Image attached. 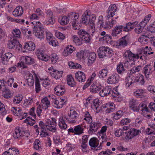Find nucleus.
<instances>
[{
	"label": "nucleus",
	"instance_id": "1",
	"mask_svg": "<svg viewBox=\"0 0 155 155\" xmlns=\"http://www.w3.org/2000/svg\"><path fill=\"white\" fill-rule=\"evenodd\" d=\"M56 120L54 118L51 119H47L45 124L42 121H40L39 123L40 127V135L42 137H46L49 135L47 131L55 132L57 130Z\"/></svg>",
	"mask_w": 155,
	"mask_h": 155
},
{
	"label": "nucleus",
	"instance_id": "2",
	"mask_svg": "<svg viewBox=\"0 0 155 155\" xmlns=\"http://www.w3.org/2000/svg\"><path fill=\"white\" fill-rule=\"evenodd\" d=\"M96 20L95 15L92 14L91 15L88 14L87 11H85L83 15L82 18L80 21L81 23L86 25L89 24H93Z\"/></svg>",
	"mask_w": 155,
	"mask_h": 155
},
{
	"label": "nucleus",
	"instance_id": "3",
	"mask_svg": "<svg viewBox=\"0 0 155 155\" xmlns=\"http://www.w3.org/2000/svg\"><path fill=\"white\" fill-rule=\"evenodd\" d=\"M64 119H66L68 123H74L77 122L78 114L75 110L71 109L68 115H64Z\"/></svg>",
	"mask_w": 155,
	"mask_h": 155
},
{
	"label": "nucleus",
	"instance_id": "4",
	"mask_svg": "<svg viewBox=\"0 0 155 155\" xmlns=\"http://www.w3.org/2000/svg\"><path fill=\"white\" fill-rule=\"evenodd\" d=\"M66 101V98L64 97L55 99L53 101V106L57 108H61L65 104Z\"/></svg>",
	"mask_w": 155,
	"mask_h": 155
},
{
	"label": "nucleus",
	"instance_id": "5",
	"mask_svg": "<svg viewBox=\"0 0 155 155\" xmlns=\"http://www.w3.org/2000/svg\"><path fill=\"white\" fill-rule=\"evenodd\" d=\"M117 8L115 4L111 5L108 7L107 11L106 18L107 20H109L110 18H112L115 15Z\"/></svg>",
	"mask_w": 155,
	"mask_h": 155
},
{
	"label": "nucleus",
	"instance_id": "6",
	"mask_svg": "<svg viewBox=\"0 0 155 155\" xmlns=\"http://www.w3.org/2000/svg\"><path fill=\"white\" fill-rule=\"evenodd\" d=\"M140 133H141L140 130H137L134 128H131L128 131L125 132V139L127 140L131 139L134 136L138 135Z\"/></svg>",
	"mask_w": 155,
	"mask_h": 155
},
{
	"label": "nucleus",
	"instance_id": "7",
	"mask_svg": "<svg viewBox=\"0 0 155 155\" xmlns=\"http://www.w3.org/2000/svg\"><path fill=\"white\" fill-rule=\"evenodd\" d=\"M123 56L126 59H129L130 61H132L134 62L139 58V56L138 54H134L129 50L126 51Z\"/></svg>",
	"mask_w": 155,
	"mask_h": 155
},
{
	"label": "nucleus",
	"instance_id": "8",
	"mask_svg": "<svg viewBox=\"0 0 155 155\" xmlns=\"http://www.w3.org/2000/svg\"><path fill=\"white\" fill-rule=\"evenodd\" d=\"M33 33L38 38L41 40L44 38V31L42 28L39 25L34 26L33 28Z\"/></svg>",
	"mask_w": 155,
	"mask_h": 155
},
{
	"label": "nucleus",
	"instance_id": "9",
	"mask_svg": "<svg viewBox=\"0 0 155 155\" xmlns=\"http://www.w3.org/2000/svg\"><path fill=\"white\" fill-rule=\"evenodd\" d=\"M47 41L50 45L56 46L58 45V42L52 35L49 32H46Z\"/></svg>",
	"mask_w": 155,
	"mask_h": 155
},
{
	"label": "nucleus",
	"instance_id": "10",
	"mask_svg": "<svg viewBox=\"0 0 155 155\" xmlns=\"http://www.w3.org/2000/svg\"><path fill=\"white\" fill-rule=\"evenodd\" d=\"M23 60L21 61V63L18 64V66L21 67L22 65L24 66L25 64L28 65L33 64L35 63V60L29 56L23 57Z\"/></svg>",
	"mask_w": 155,
	"mask_h": 155
},
{
	"label": "nucleus",
	"instance_id": "11",
	"mask_svg": "<svg viewBox=\"0 0 155 155\" xmlns=\"http://www.w3.org/2000/svg\"><path fill=\"white\" fill-rule=\"evenodd\" d=\"M101 125V124L99 122H96L91 123L90 126L89 133L91 134H93L97 130Z\"/></svg>",
	"mask_w": 155,
	"mask_h": 155
},
{
	"label": "nucleus",
	"instance_id": "12",
	"mask_svg": "<svg viewBox=\"0 0 155 155\" xmlns=\"http://www.w3.org/2000/svg\"><path fill=\"white\" fill-rule=\"evenodd\" d=\"M12 111L15 115L19 116H21L22 117L21 119L25 118L27 116V113H24L22 111V110L19 107H12Z\"/></svg>",
	"mask_w": 155,
	"mask_h": 155
},
{
	"label": "nucleus",
	"instance_id": "13",
	"mask_svg": "<svg viewBox=\"0 0 155 155\" xmlns=\"http://www.w3.org/2000/svg\"><path fill=\"white\" fill-rule=\"evenodd\" d=\"M75 77L76 80L81 83L85 82L86 79L85 74L81 71L76 72L75 74Z\"/></svg>",
	"mask_w": 155,
	"mask_h": 155
},
{
	"label": "nucleus",
	"instance_id": "14",
	"mask_svg": "<svg viewBox=\"0 0 155 155\" xmlns=\"http://www.w3.org/2000/svg\"><path fill=\"white\" fill-rule=\"evenodd\" d=\"M35 43L32 41H29L25 43L24 48L25 49L23 52H27L33 51L35 49Z\"/></svg>",
	"mask_w": 155,
	"mask_h": 155
},
{
	"label": "nucleus",
	"instance_id": "15",
	"mask_svg": "<svg viewBox=\"0 0 155 155\" xmlns=\"http://www.w3.org/2000/svg\"><path fill=\"white\" fill-rule=\"evenodd\" d=\"M91 106L93 109L97 113H98L102 109V106L101 105V104L99 102V100L98 99H95L94 100Z\"/></svg>",
	"mask_w": 155,
	"mask_h": 155
},
{
	"label": "nucleus",
	"instance_id": "16",
	"mask_svg": "<svg viewBox=\"0 0 155 155\" xmlns=\"http://www.w3.org/2000/svg\"><path fill=\"white\" fill-rule=\"evenodd\" d=\"M129 107L130 109L134 111H138L139 103L138 101L134 99H132L129 101Z\"/></svg>",
	"mask_w": 155,
	"mask_h": 155
},
{
	"label": "nucleus",
	"instance_id": "17",
	"mask_svg": "<svg viewBox=\"0 0 155 155\" xmlns=\"http://www.w3.org/2000/svg\"><path fill=\"white\" fill-rule=\"evenodd\" d=\"M87 65L88 66H91L94 62L96 58V55L94 52H91L88 55H87Z\"/></svg>",
	"mask_w": 155,
	"mask_h": 155
},
{
	"label": "nucleus",
	"instance_id": "18",
	"mask_svg": "<svg viewBox=\"0 0 155 155\" xmlns=\"http://www.w3.org/2000/svg\"><path fill=\"white\" fill-rule=\"evenodd\" d=\"M123 26L122 25H116L112 30L111 34L113 37H116L122 31Z\"/></svg>",
	"mask_w": 155,
	"mask_h": 155
},
{
	"label": "nucleus",
	"instance_id": "19",
	"mask_svg": "<svg viewBox=\"0 0 155 155\" xmlns=\"http://www.w3.org/2000/svg\"><path fill=\"white\" fill-rule=\"evenodd\" d=\"M107 47L101 46L99 47L97 50L98 55L99 58H103L106 57L107 54Z\"/></svg>",
	"mask_w": 155,
	"mask_h": 155
},
{
	"label": "nucleus",
	"instance_id": "20",
	"mask_svg": "<svg viewBox=\"0 0 155 155\" xmlns=\"http://www.w3.org/2000/svg\"><path fill=\"white\" fill-rule=\"evenodd\" d=\"M111 91V87L110 86H107L100 91L99 94L102 97L107 96L110 93Z\"/></svg>",
	"mask_w": 155,
	"mask_h": 155
},
{
	"label": "nucleus",
	"instance_id": "21",
	"mask_svg": "<svg viewBox=\"0 0 155 155\" xmlns=\"http://www.w3.org/2000/svg\"><path fill=\"white\" fill-rule=\"evenodd\" d=\"M35 53L38 59L40 60L47 61L49 59V56L42 53L39 49L37 50Z\"/></svg>",
	"mask_w": 155,
	"mask_h": 155
},
{
	"label": "nucleus",
	"instance_id": "22",
	"mask_svg": "<svg viewBox=\"0 0 155 155\" xmlns=\"http://www.w3.org/2000/svg\"><path fill=\"white\" fill-rule=\"evenodd\" d=\"M137 76H133L131 77L130 76H128L127 77L125 80L126 86L127 87H129L132 84L136 82L137 81Z\"/></svg>",
	"mask_w": 155,
	"mask_h": 155
},
{
	"label": "nucleus",
	"instance_id": "23",
	"mask_svg": "<svg viewBox=\"0 0 155 155\" xmlns=\"http://www.w3.org/2000/svg\"><path fill=\"white\" fill-rule=\"evenodd\" d=\"M55 94L60 96L63 95L65 92V89L63 86L58 85L54 88Z\"/></svg>",
	"mask_w": 155,
	"mask_h": 155
},
{
	"label": "nucleus",
	"instance_id": "24",
	"mask_svg": "<svg viewBox=\"0 0 155 155\" xmlns=\"http://www.w3.org/2000/svg\"><path fill=\"white\" fill-rule=\"evenodd\" d=\"M152 68V67L150 64H148L145 66L143 72L146 78H148L150 74L152 73V71L151 70Z\"/></svg>",
	"mask_w": 155,
	"mask_h": 155
},
{
	"label": "nucleus",
	"instance_id": "25",
	"mask_svg": "<svg viewBox=\"0 0 155 155\" xmlns=\"http://www.w3.org/2000/svg\"><path fill=\"white\" fill-rule=\"evenodd\" d=\"M41 102L42 103L41 106H42V108L45 110L51 107L50 102L47 97H44L41 100Z\"/></svg>",
	"mask_w": 155,
	"mask_h": 155
},
{
	"label": "nucleus",
	"instance_id": "26",
	"mask_svg": "<svg viewBox=\"0 0 155 155\" xmlns=\"http://www.w3.org/2000/svg\"><path fill=\"white\" fill-rule=\"evenodd\" d=\"M119 80V76L118 75H112L109 77L107 80L109 84H115L117 83Z\"/></svg>",
	"mask_w": 155,
	"mask_h": 155
},
{
	"label": "nucleus",
	"instance_id": "27",
	"mask_svg": "<svg viewBox=\"0 0 155 155\" xmlns=\"http://www.w3.org/2000/svg\"><path fill=\"white\" fill-rule=\"evenodd\" d=\"M23 8L21 6L17 7L12 12L13 15L15 17H19L23 14Z\"/></svg>",
	"mask_w": 155,
	"mask_h": 155
},
{
	"label": "nucleus",
	"instance_id": "28",
	"mask_svg": "<svg viewBox=\"0 0 155 155\" xmlns=\"http://www.w3.org/2000/svg\"><path fill=\"white\" fill-rule=\"evenodd\" d=\"M24 132H22L19 127H16L14 133L13 134V135L14 138L15 139H18L21 138Z\"/></svg>",
	"mask_w": 155,
	"mask_h": 155
},
{
	"label": "nucleus",
	"instance_id": "29",
	"mask_svg": "<svg viewBox=\"0 0 155 155\" xmlns=\"http://www.w3.org/2000/svg\"><path fill=\"white\" fill-rule=\"evenodd\" d=\"M13 56L12 54L10 52L6 53L4 54L2 58V63L6 64L10 58Z\"/></svg>",
	"mask_w": 155,
	"mask_h": 155
},
{
	"label": "nucleus",
	"instance_id": "30",
	"mask_svg": "<svg viewBox=\"0 0 155 155\" xmlns=\"http://www.w3.org/2000/svg\"><path fill=\"white\" fill-rule=\"evenodd\" d=\"M33 74L35 80V91L38 93L41 91L39 81L37 74L35 73H34Z\"/></svg>",
	"mask_w": 155,
	"mask_h": 155
},
{
	"label": "nucleus",
	"instance_id": "31",
	"mask_svg": "<svg viewBox=\"0 0 155 155\" xmlns=\"http://www.w3.org/2000/svg\"><path fill=\"white\" fill-rule=\"evenodd\" d=\"M8 45V48L11 49L13 48L15 46H17L18 45H20L21 46L16 39H13L12 41H9Z\"/></svg>",
	"mask_w": 155,
	"mask_h": 155
},
{
	"label": "nucleus",
	"instance_id": "32",
	"mask_svg": "<svg viewBox=\"0 0 155 155\" xmlns=\"http://www.w3.org/2000/svg\"><path fill=\"white\" fill-rule=\"evenodd\" d=\"M67 83L70 86L74 87L76 85V83L75 81L72 76L69 75L67 76Z\"/></svg>",
	"mask_w": 155,
	"mask_h": 155
},
{
	"label": "nucleus",
	"instance_id": "33",
	"mask_svg": "<svg viewBox=\"0 0 155 155\" xmlns=\"http://www.w3.org/2000/svg\"><path fill=\"white\" fill-rule=\"evenodd\" d=\"M53 72L51 74V76L56 79H59L62 76L63 71L53 69Z\"/></svg>",
	"mask_w": 155,
	"mask_h": 155
},
{
	"label": "nucleus",
	"instance_id": "34",
	"mask_svg": "<svg viewBox=\"0 0 155 155\" xmlns=\"http://www.w3.org/2000/svg\"><path fill=\"white\" fill-rule=\"evenodd\" d=\"M68 16L69 18V20L72 21V23H74L78 18L79 15L78 13L72 12L69 13Z\"/></svg>",
	"mask_w": 155,
	"mask_h": 155
},
{
	"label": "nucleus",
	"instance_id": "35",
	"mask_svg": "<svg viewBox=\"0 0 155 155\" xmlns=\"http://www.w3.org/2000/svg\"><path fill=\"white\" fill-rule=\"evenodd\" d=\"M99 143L98 140L95 137L91 138L89 141V145L94 149L97 147Z\"/></svg>",
	"mask_w": 155,
	"mask_h": 155
},
{
	"label": "nucleus",
	"instance_id": "36",
	"mask_svg": "<svg viewBox=\"0 0 155 155\" xmlns=\"http://www.w3.org/2000/svg\"><path fill=\"white\" fill-rule=\"evenodd\" d=\"M151 17V14H149L148 15L145 17L143 20L139 24L144 28V27L146 26L149 22Z\"/></svg>",
	"mask_w": 155,
	"mask_h": 155
},
{
	"label": "nucleus",
	"instance_id": "37",
	"mask_svg": "<svg viewBox=\"0 0 155 155\" xmlns=\"http://www.w3.org/2000/svg\"><path fill=\"white\" fill-rule=\"evenodd\" d=\"M138 111L140 110L142 114L143 113L149 112L147 107L145 103L142 102L138 105Z\"/></svg>",
	"mask_w": 155,
	"mask_h": 155
},
{
	"label": "nucleus",
	"instance_id": "38",
	"mask_svg": "<svg viewBox=\"0 0 155 155\" xmlns=\"http://www.w3.org/2000/svg\"><path fill=\"white\" fill-rule=\"evenodd\" d=\"M58 123V126L61 129L65 130L67 128V125L63 117H60Z\"/></svg>",
	"mask_w": 155,
	"mask_h": 155
},
{
	"label": "nucleus",
	"instance_id": "39",
	"mask_svg": "<svg viewBox=\"0 0 155 155\" xmlns=\"http://www.w3.org/2000/svg\"><path fill=\"white\" fill-rule=\"evenodd\" d=\"M101 86H97L93 84L90 86V91L91 92L93 93H95L98 92L101 90Z\"/></svg>",
	"mask_w": 155,
	"mask_h": 155
},
{
	"label": "nucleus",
	"instance_id": "40",
	"mask_svg": "<svg viewBox=\"0 0 155 155\" xmlns=\"http://www.w3.org/2000/svg\"><path fill=\"white\" fill-rule=\"evenodd\" d=\"M75 50V48L72 45H70L67 46L64 49V54L65 55H68L70 54L72 52Z\"/></svg>",
	"mask_w": 155,
	"mask_h": 155
},
{
	"label": "nucleus",
	"instance_id": "41",
	"mask_svg": "<svg viewBox=\"0 0 155 155\" xmlns=\"http://www.w3.org/2000/svg\"><path fill=\"white\" fill-rule=\"evenodd\" d=\"M149 38L147 35H143L140 36L138 39V41L141 44H146Z\"/></svg>",
	"mask_w": 155,
	"mask_h": 155
},
{
	"label": "nucleus",
	"instance_id": "42",
	"mask_svg": "<svg viewBox=\"0 0 155 155\" xmlns=\"http://www.w3.org/2000/svg\"><path fill=\"white\" fill-rule=\"evenodd\" d=\"M84 128L81 125H78L75 126L74 131H75V135H80L84 133Z\"/></svg>",
	"mask_w": 155,
	"mask_h": 155
},
{
	"label": "nucleus",
	"instance_id": "43",
	"mask_svg": "<svg viewBox=\"0 0 155 155\" xmlns=\"http://www.w3.org/2000/svg\"><path fill=\"white\" fill-rule=\"evenodd\" d=\"M150 128H148L146 130V132L148 135L154 134L155 133V124H151L149 125Z\"/></svg>",
	"mask_w": 155,
	"mask_h": 155
},
{
	"label": "nucleus",
	"instance_id": "44",
	"mask_svg": "<svg viewBox=\"0 0 155 155\" xmlns=\"http://www.w3.org/2000/svg\"><path fill=\"white\" fill-rule=\"evenodd\" d=\"M88 137L87 135H85L82 137V143L81 147L84 149H86L87 145V141L88 140Z\"/></svg>",
	"mask_w": 155,
	"mask_h": 155
},
{
	"label": "nucleus",
	"instance_id": "45",
	"mask_svg": "<svg viewBox=\"0 0 155 155\" xmlns=\"http://www.w3.org/2000/svg\"><path fill=\"white\" fill-rule=\"evenodd\" d=\"M34 73L33 72V74H30L28 76V78H27V82L28 84L30 86H32L34 83Z\"/></svg>",
	"mask_w": 155,
	"mask_h": 155
},
{
	"label": "nucleus",
	"instance_id": "46",
	"mask_svg": "<svg viewBox=\"0 0 155 155\" xmlns=\"http://www.w3.org/2000/svg\"><path fill=\"white\" fill-rule=\"evenodd\" d=\"M126 36L123 37L119 39L118 41V44L120 46L124 47L127 45V42L125 39Z\"/></svg>",
	"mask_w": 155,
	"mask_h": 155
},
{
	"label": "nucleus",
	"instance_id": "47",
	"mask_svg": "<svg viewBox=\"0 0 155 155\" xmlns=\"http://www.w3.org/2000/svg\"><path fill=\"white\" fill-rule=\"evenodd\" d=\"M22 95L20 94H18L14 97L13 102L14 104H18L22 101Z\"/></svg>",
	"mask_w": 155,
	"mask_h": 155
},
{
	"label": "nucleus",
	"instance_id": "48",
	"mask_svg": "<svg viewBox=\"0 0 155 155\" xmlns=\"http://www.w3.org/2000/svg\"><path fill=\"white\" fill-rule=\"evenodd\" d=\"M72 39L73 41L77 45L79 46L82 44V39H79L77 36L75 35L73 36Z\"/></svg>",
	"mask_w": 155,
	"mask_h": 155
},
{
	"label": "nucleus",
	"instance_id": "49",
	"mask_svg": "<svg viewBox=\"0 0 155 155\" xmlns=\"http://www.w3.org/2000/svg\"><path fill=\"white\" fill-rule=\"evenodd\" d=\"M69 21L68 16H64L61 20H59V22L61 25H66L69 23Z\"/></svg>",
	"mask_w": 155,
	"mask_h": 155
},
{
	"label": "nucleus",
	"instance_id": "50",
	"mask_svg": "<svg viewBox=\"0 0 155 155\" xmlns=\"http://www.w3.org/2000/svg\"><path fill=\"white\" fill-rule=\"evenodd\" d=\"M117 72L120 74H122L126 72L124 66L122 63L120 64L117 66Z\"/></svg>",
	"mask_w": 155,
	"mask_h": 155
},
{
	"label": "nucleus",
	"instance_id": "51",
	"mask_svg": "<svg viewBox=\"0 0 155 155\" xmlns=\"http://www.w3.org/2000/svg\"><path fill=\"white\" fill-rule=\"evenodd\" d=\"M107 74V68L102 69L99 71V77L100 78H103L105 77Z\"/></svg>",
	"mask_w": 155,
	"mask_h": 155
},
{
	"label": "nucleus",
	"instance_id": "52",
	"mask_svg": "<svg viewBox=\"0 0 155 155\" xmlns=\"http://www.w3.org/2000/svg\"><path fill=\"white\" fill-rule=\"evenodd\" d=\"M8 151L10 155H17L19 153V150L15 147L9 148Z\"/></svg>",
	"mask_w": 155,
	"mask_h": 155
},
{
	"label": "nucleus",
	"instance_id": "53",
	"mask_svg": "<svg viewBox=\"0 0 155 155\" xmlns=\"http://www.w3.org/2000/svg\"><path fill=\"white\" fill-rule=\"evenodd\" d=\"M125 133L123 129L121 128L116 129L114 132V134L116 137H120Z\"/></svg>",
	"mask_w": 155,
	"mask_h": 155
},
{
	"label": "nucleus",
	"instance_id": "54",
	"mask_svg": "<svg viewBox=\"0 0 155 155\" xmlns=\"http://www.w3.org/2000/svg\"><path fill=\"white\" fill-rule=\"evenodd\" d=\"M124 115V112L122 110H119L114 116V118L115 120H117L120 118Z\"/></svg>",
	"mask_w": 155,
	"mask_h": 155
},
{
	"label": "nucleus",
	"instance_id": "55",
	"mask_svg": "<svg viewBox=\"0 0 155 155\" xmlns=\"http://www.w3.org/2000/svg\"><path fill=\"white\" fill-rule=\"evenodd\" d=\"M87 54L86 51H82L78 52L77 54V56L79 58L84 59L87 57Z\"/></svg>",
	"mask_w": 155,
	"mask_h": 155
},
{
	"label": "nucleus",
	"instance_id": "56",
	"mask_svg": "<svg viewBox=\"0 0 155 155\" xmlns=\"http://www.w3.org/2000/svg\"><path fill=\"white\" fill-rule=\"evenodd\" d=\"M34 147L36 150H39L41 148L40 141L38 139L35 140L34 143Z\"/></svg>",
	"mask_w": 155,
	"mask_h": 155
},
{
	"label": "nucleus",
	"instance_id": "57",
	"mask_svg": "<svg viewBox=\"0 0 155 155\" xmlns=\"http://www.w3.org/2000/svg\"><path fill=\"white\" fill-rule=\"evenodd\" d=\"M103 17L102 15L99 16L97 22V26L100 28H104Z\"/></svg>",
	"mask_w": 155,
	"mask_h": 155
},
{
	"label": "nucleus",
	"instance_id": "58",
	"mask_svg": "<svg viewBox=\"0 0 155 155\" xmlns=\"http://www.w3.org/2000/svg\"><path fill=\"white\" fill-rule=\"evenodd\" d=\"M13 36L15 38H19L20 36L21 32L19 29L15 28L12 31Z\"/></svg>",
	"mask_w": 155,
	"mask_h": 155
},
{
	"label": "nucleus",
	"instance_id": "59",
	"mask_svg": "<svg viewBox=\"0 0 155 155\" xmlns=\"http://www.w3.org/2000/svg\"><path fill=\"white\" fill-rule=\"evenodd\" d=\"M145 83L144 77L141 75L140 77H137V83L141 85H143Z\"/></svg>",
	"mask_w": 155,
	"mask_h": 155
},
{
	"label": "nucleus",
	"instance_id": "60",
	"mask_svg": "<svg viewBox=\"0 0 155 155\" xmlns=\"http://www.w3.org/2000/svg\"><path fill=\"white\" fill-rule=\"evenodd\" d=\"M48 18L47 20H46L44 21V24L46 25L54 24V21L52 17H48Z\"/></svg>",
	"mask_w": 155,
	"mask_h": 155
},
{
	"label": "nucleus",
	"instance_id": "61",
	"mask_svg": "<svg viewBox=\"0 0 155 155\" xmlns=\"http://www.w3.org/2000/svg\"><path fill=\"white\" fill-rule=\"evenodd\" d=\"M144 28L139 24L136 25L134 29L135 32L137 34H140L143 31Z\"/></svg>",
	"mask_w": 155,
	"mask_h": 155
},
{
	"label": "nucleus",
	"instance_id": "62",
	"mask_svg": "<svg viewBox=\"0 0 155 155\" xmlns=\"http://www.w3.org/2000/svg\"><path fill=\"white\" fill-rule=\"evenodd\" d=\"M51 62L52 64H55L58 59V57L55 53H53L51 54Z\"/></svg>",
	"mask_w": 155,
	"mask_h": 155
},
{
	"label": "nucleus",
	"instance_id": "63",
	"mask_svg": "<svg viewBox=\"0 0 155 155\" xmlns=\"http://www.w3.org/2000/svg\"><path fill=\"white\" fill-rule=\"evenodd\" d=\"M5 94H4V97L8 99L11 96V94L10 91L9 89L5 88L4 91Z\"/></svg>",
	"mask_w": 155,
	"mask_h": 155
},
{
	"label": "nucleus",
	"instance_id": "64",
	"mask_svg": "<svg viewBox=\"0 0 155 155\" xmlns=\"http://www.w3.org/2000/svg\"><path fill=\"white\" fill-rule=\"evenodd\" d=\"M113 153L109 149H108L105 151H103L100 153L99 155H110Z\"/></svg>",
	"mask_w": 155,
	"mask_h": 155
}]
</instances>
